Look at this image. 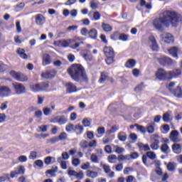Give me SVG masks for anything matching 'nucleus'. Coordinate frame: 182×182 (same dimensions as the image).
Returning a JSON list of instances; mask_svg holds the SVG:
<instances>
[{"mask_svg": "<svg viewBox=\"0 0 182 182\" xmlns=\"http://www.w3.org/2000/svg\"><path fill=\"white\" fill-rule=\"evenodd\" d=\"M80 146L82 147V149H87L89 146V143L86 140H82L80 142Z\"/></svg>", "mask_w": 182, "mask_h": 182, "instance_id": "obj_58", "label": "nucleus"}, {"mask_svg": "<svg viewBox=\"0 0 182 182\" xmlns=\"http://www.w3.org/2000/svg\"><path fill=\"white\" fill-rule=\"evenodd\" d=\"M140 5H141V6H145V8H146V9H151V8H152L151 3L146 4L144 0H141Z\"/></svg>", "mask_w": 182, "mask_h": 182, "instance_id": "obj_39", "label": "nucleus"}, {"mask_svg": "<svg viewBox=\"0 0 182 182\" xmlns=\"http://www.w3.org/2000/svg\"><path fill=\"white\" fill-rule=\"evenodd\" d=\"M159 63L162 65V66H165V65H168L170 66L173 65V60L168 57H164L159 60Z\"/></svg>", "mask_w": 182, "mask_h": 182, "instance_id": "obj_15", "label": "nucleus"}, {"mask_svg": "<svg viewBox=\"0 0 182 182\" xmlns=\"http://www.w3.org/2000/svg\"><path fill=\"white\" fill-rule=\"evenodd\" d=\"M151 149H152V150H159V148L160 147V146L159 144H160V140H159V139L157 138H154L151 140Z\"/></svg>", "mask_w": 182, "mask_h": 182, "instance_id": "obj_17", "label": "nucleus"}, {"mask_svg": "<svg viewBox=\"0 0 182 182\" xmlns=\"http://www.w3.org/2000/svg\"><path fill=\"white\" fill-rule=\"evenodd\" d=\"M66 86L68 93H73L75 92H77V90L76 89V85H75L73 83L68 82Z\"/></svg>", "mask_w": 182, "mask_h": 182, "instance_id": "obj_19", "label": "nucleus"}, {"mask_svg": "<svg viewBox=\"0 0 182 182\" xmlns=\"http://www.w3.org/2000/svg\"><path fill=\"white\" fill-rule=\"evenodd\" d=\"M75 40L68 39V40H61L58 42H55V45H58V46H62V48H70L71 49H77L80 46V45H83V42L75 43Z\"/></svg>", "mask_w": 182, "mask_h": 182, "instance_id": "obj_4", "label": "nucleus"}, {"mask_svg": "<svg viewBox=\"0 0 182 182\" xmlns=\"http://www.w3.org/2000/svg\"><path fill=\"white\" fill-rule=\"evenodd\" d=\"M179 75H181V70L180 69L167 72L163 68H159L156 73V77L159 80H171L176 76H179Z\"/></svg>", "mask_w": 182, "mask_h": 182, "instance_id": "obj_3", "label": "nucleus"}, {"mask_svg": "<svg viewBox=\"0 0 182 182\" xmlns=\"http://www.w3.org/2000/svg\"><path fill=\"white\" fill-rule=\"evenodd\" d=\"M88 38H91V39H97V30L96 28H91L88 31Z\"/></svg>", "mask_w": 182, "mask_h": 182, "instance_id": "obj_20", "label": "nucleus"}, {"mask_svg": "<svg viewBox=\"0 0 182 182\" xmlns=\"http://www.w3.org/2000/svg\"><path fill=\"white\" fill-rule=\"evenodd\" d=\"M149 39L151 44V48L152 50L157 52V50H159V45H157L156 38H154L153 36H151Z\"/></svg>", "mask_w": 182, "mask_h": 182, "instance_id": "obj_14", "label": "nucleus"}, {"mask_svg": "<svg viewBox=\"0 0 182 182\" xmlns=\"http://www.w3.org/2000/svg\"><path fill=\"white\" fill-rule=\"evenodd\" d=\"M160 39L162 42L167 43L168 45L174 42V38H173V35L171 33L161 34L160 36Z\"/></svg>", "mask_w": 182, "mask_h": 182, "instance_id": "obj_9", "label": "nucleus"}, {"mask_svg": "<svg viewBox=\"0 0 182 182\" xmlns=\"http://www.w3.org/2000/svg\"><path fill=\"white\" fill-rule=\"evenodd\" d=\"M119 130V126L114 125L111 127V129L107 131V134H112V133H116V131Z\"/></svg>", "mask_w": 182, "mask_h": 182, "instance_id": "obj_41", "label": "nucleus"}, {"mask_svg": "<svg viewBox=\"0 0 182 182\" xmlns=\"http://www.w3.org/2000/svg\"><path fill=\"white\" fill-rule=\"evenodd\" d=\"M65 130L68 133H70V132H75V125L73 124H68L65 127Z\"/></svg>", "mask_w": 182, "mask_h": 182, "instance_id": "obj_37", "label": "nucleus"}, {"mask_svg": "<svg viewBox=\"0 0 182 182\" xmlns=\"http://www.w3.org/2000/svg\"><path fill=\"white\" fill-rule=\"evenodd\" d=\"M136 66V60L134 59H129L125 63V67L128 69H133Z\"/></svg>", "mask_w": 182, "mask_h": 182, "instance_id": "obj_24", "label": "nucleus"}, {"mask_svg": "<svg viewBox=\"0 0 182 182\" xmlns=\"http://www.w3.org/2000/svg\"><path fill=\"white\" fill-rule=\"evenodd\" d=\"M102 28L105 32H112V31H113V27L105 23H102Z\"/></svg>", "mask_w": 182, "mask_h": 182, "instance_id": "obj_30", "label": "nucleus"}, {"mask_svg": "<svg viewBox=\"0 0 182 182\" xmlns=\"http://www.w3.org/2000/svg\"><path fill=\"white\" fill-rule=\"evenodd\" d=\"M68 123V118L65 117L64 115L59 116L58 118V124L62 125V124H66Z\"/></svg>", "mask_w": 182, "mask_h": 182, "instance_id": "obj_33", "label": "nucleus"}, {"mask_svg": "<svg viewBox=\"0 0 182 182\" xmlns=\"http://www.w3.org/2000/svg\"><path fill=\"white\" fill-rule=\"evenodd\" d=\"M52 160H55V158L52 156H48L45 159L44 163L46 164V166H49L52 163Z\"/></svg>", "mask_w": 182, "mask_h": 182, "instance_id": "obj_49", "label": "nucleus"}, {"mask_svg": "<svg viewBox=\"0 0 182 182\" xmlns=\"http://www.w3.org/2000/svg\"><path fill=\"white\" fill-rule=\"evenodd\" d=\"M107 159H108L109 163L113 164V163H114V161H113V160H117V156L115 154H112L107 157Z\"/></svg>", "mask_w": 182, "mask_h": 182, "instance_id": "obj_48", "label": "nucleus"}, {"mask_svg": "<svg viewBox=\"0 0 182 182\" xmlns=\"http://www.w3.org/2000/svg\"><path fill=\"white\" fill-rule=\"evenodd\" d=\"M139 149H141V150H144V151H149L150 150V146L147 144H144L143 143H141L139 144Z\"/></svg>", "mask_w": 182, "mask_h": 182, "instance_id": "obj_35", "label": "nucleus"}, {"mask_svg": "<svg viewBox=\"0 0 182 182\" xmlns=\"http://www.w3.org/2000/svg\"><path fill=\"white\" fill-rule=\"evenodd\" d=\"M46 19V18H45V16H43V15L37 14L36 16V25L42 26V25H44Z\"/></svg>", "mask_w": 182, "mask_h": 182, "instance_id": "obj_16", "label": "nucleus"}, {"mask_svg": "<svg viewBox=\"0 0 182 182\" xmlns=\"http://www.w3.org/2000/svg\"><path fill=\"white\" fill-rule=\"evenodd\" d=\"M146 130L149 134H153L154 133V127L153 125H148Z\"/></svg>", "mask_w": 182, "mask_h": 182, "instance_id": "obj_63", "label": "nucleus"}, {"mask_svg": "<svg viewBox=\"0 0 182 182\" xmlns=\"http://www.w3.org/2000/svg\"><path fill=\"white\" fill-rule=\"evenodd\" d=\"M176 97H182V90L181 87H177L173 91H171Z\"/></svg>", "mask_w": 182, "mask_h": 182, "instance_id": "obj_25", "label": "nucleus"}, {"mask_svg": "<svg viewBox=\"0 0 182 182\" xmlns=\"http://www.w3.org/2000/svg\"><path fill=\"white\" fill-rule=\"evenodd\" d=\"M97 132L98 133V134L97 135V137L98 138L102 137V136L105 134V127H99Z\"/></svg>", "mask_w": 182, "mask_h": 182, "instance_id": "obj_38", "label": "nucleus"}, {"mask_svg": "<svg viewBox=\"0 0 182 182\" xmlns=\"http://www.w3.org/2000/svg\"><path fill=\"white\" fill-rule=\"evenodd\" d=\"M90 160L92 163H99V158L95 154H92L90 156Z\"/></svg>", "mask_w": 182, "mask_h": 182, "instance_id": "obj_45", "label": "nucleus"}, {"mask_svg": "<svg viewBox=\"0 0 182 182\" xmlns=\"http://www.w3.org/2000/svg\"><path fill=\"white\" fill-rule=\"evenodd\" d=\"M98 176L99 173L96 171H93L91 170L87 171V177H90V178H97Z\"/></svg>", "mask_w": 182, "mask_h": 182, "instance_id": "obj_29", "label": "nucleus"}, {"mask_svg": "<svg viewBox=\"0 0 182 182\" xmlns=\"http://www.w3.org/2000/svg\"><path fill=\"white\" fill-rule=\"evenodd\" d=\"M119 39L123 42H127V41H129V36L124 33H121L119 36Z\"/></svg>", "mask_w": 182, "mask_h": 182, "instance_id": "obj_40", "label": "nucleus"}, {"mask_svg": "<svg viewBox=\"0 0 182 182\" xmlns=\"http://www.w3.org/2000/svg\"><path fill=\"white\" fill-rule=\"evenodd\" d=\"M12 94V90L8 86L0 87V97H8Z\"/></svg>", "mask_w": 182, "mask_h": 182, "instance_id": "obj_10", "label": "nucleus"}, {"mask_svg": "<svg viewBox=\"0 0 182 182\" xmlns=\"http://www.w3.org/2000/svg\"><path fill=\"white\" fill-rule=\"evenodd\" d=\"M178 21H180L178 14L174 11L168 10L162 13V17L155 18L152 25L156 31L163 32V25H164L166 28H168L170 25L173 28H177Z\"/></svg>", "mask_w": 182, "mask_h": 182, "instance_id": "obj_1", "label": "nucleus"}, {"mask_svg": "<svg viewBox=\"0 0 182 182\" xmlns=\"http://www.w3.org/2000/svg\"><path fill=\"white\" fill-rule=\"evenodd\" d=\"M75 177L77 178V180H83V178L85 177L83 171H80L78 173L77 172Z\"/></svg>", "mask_w": 182, "mask_h": 182, "instance_id": "obj_59", "label": "nucleus"}, {"mask_svg": "<svg viewBox=\"0 0 182 182\" xmlns=\"http://www.w3.org/2000/svg\"><path fill=\"white\" fill-rule=\"evenodd\" d=\"M25 6V4L23 3H20L18 5L16 6L15 7V11L19 12V11H22Z\"/></svg>", "mask_w": 182, "mask_h": 182, "instance_id": "obj_52", "label": "nucleus"}, {"mask_svg": "<svg viewBox=\"0 0 182 182\" xmlns=\"http://www.w3.org/2000/svg\"><path fill=\"white\" fill-rule=\"evenodd\" d=\"M68 74L71 77V79L75 82H85L87 83L89 82V78L86 74V70L85 68L80 64H74L68 70Z\"/></svg>", "mask_w": 182, "mask_h": 182, "instance_id": "obj_2", "label": "nucleus"}, {"mask_svg": "<svg viewBox=\"0 0 182 182\" xmlns=\"http://www.w3.org/2000/svg\"><path fill=\"white\" fill-rule=\"evenodd\" d=\"M17 53L21 59H28V55L25 53V50H23V48H18L17 50Z\"/></svg>", "mask_w": 182, "mask_h": 182, "instance_id": "obj_27", "label": "nucleus"}, {"mask_svg": "<svg viewBox=\"0 0 182 182\" xmlns=\"http://www.w3.org/2000/svg\"><path fill=\"white\" fill-rule=\"evenodd\" d=\"M117 137L120 141H126L127 140V134L124 132H121L118 134Z\"/></svg>", "mask_w": 182, "mask_h": 182, "instance_id": "obj_32", "label": "nucleus"}, {"mask_svg": "<svg viewBox=\"0 0 182 182\" xmlns=\"http://www.w3.org/2000/svg\"><path fill=\"white\" fill-rule=\"evenodd\" d=\"M146 156L147 157H149L151 160H154L157 156L156 155V154L153 151H148L146 152Z\"/></svg>", "mask_w": 182, "mask_h": 182, "instance_id": "obj_44", "label": "nucleus"}, {"mask_svg": "<svg viewBox=\"0 0 182 182\" xmlns=\"http://www.w3.org/2000/svg\"><path fill=\"white\" fill-rule=\"evenodd\" d=\"M56 75V71L55 70H51L46 71V73H43L41 74L42 77L44 79H52L53 77H55Z\"/></svg>", "mask_w": 182, "mask_h": 182, "instance_id": "obj_13", "label": "nucleus"}, {"mask_svg": "<svg viewBox=\"0 0 182 182\" xmlns=\"http://www.w3.org/2000/svg\"><path fill=\"white\" fill-rule=\"evenodd\" d=\"M102 168H103L105 174H109V173H110V171H111L110 166H109V165H106V164L102 165Z\"/></svg>", "mask_w": 182, "mask_h": 182, "instance_id": "obj_55", "label": "nucleus"}, {"mask_svg": "<svg viewBox=\"0 0 182 182\" xmlns=\"http://www.w3.org/2000/svg\"><path fill=\"white\" fill-rule=\"evenodd\" d=\"M13 89L16 95H23L26 93V87L23 84L19 82H14L12 84Z\"/></svg>", "mask_w": 182, "mask_h": 182, "instance_id": "obj_7", "label": "nucleus"}, {"mask_svg": "<svg viewBox=\"0 0 182 182\" xmlns=\"http://www.w3.org/2000/svg\"><path fill=\"white\" fill-rule=\"evenodd\" d=\"M50 65V55L49 54H44L43 55V66Z\"/></svg>", "mask_w": 182, "mask_h": 182, "instance_id": "obj_23", "label": "nucleus"}, {"mask_svg": "<svg viewBox=\"0 0 182 182\" xmlns=\"http://www.w3.org/2000/svg\"><path fill=\"white\" fill-rule=\"evenodd\" d=\"M162 119L165 123H170L173 120V116H171V112H167L164 114Z\"/></svg>", "mask_w": 182, "mask_h": 182, "instance_id": "obj_18", "label": "nucleus"}, {"mask_svg": "<svg viewBox=\"0 0 182 182\" xmlns=\"http://www.w3.org/2000/svg\"><path fill=\"white\" fill-rule=\"evenodd\" d=\"M72 164L75 167H77V166H79L80 164V159H79L77 158H74L72 161Z\"/></svg>", "mask_w": 182, "mask_h": 182, "instance_id": "obj_54", "label": "nucleus"}, {"mask_svg": "<svg viewBox=\"0 0 182 182\" xmlns=\"http://www.w3.org/2000/svg\"><path fill=\"white\" fill-rule=\"evenodd\" d=\"M178 136H180V133H178V131L173 130L170 133L169 137H170L171 141H173V143H180L181 141H182V139H180V137H178Z\"/></svg>", "mask_w": 182, "mask_h": 182, "instance_id": "obj_11", "label": "nucleus"}, {"mask_svg": "<svg viewBox=\"0 0 182 182\" xmlns=\"http://www.w3.org/2000/svg\"><path fill=\"white\" fill-rule=\"evenodd\" d=\"M80 33L82 36H89V30L87 28H82L80 31Z\"/></svg>", "mask_w": 182, "mask_h": 182, "instance_id": "obj_53", "label": "nucleus"}, {"mask_svg": "<svg viewBox=\"0 0 182 182\" xmlns=\"http://www.w3.org/2000/svg\"><path fill=\"white\" fill-rule=\"evenodd\" d=\"M77 171L72 169L68 170V174L70 177H76Z\"/></svg>", "mask_w": 182, "mask_h": 182, "instance_id": "obj_61", "label": "nucleus"}, {"mask_svg": "<svg viewBox=\"0 0 182 182\" xmlns=\"http://www.w3.org/2000/svg\"><path fill=\"white\" fill-rule=\"evenodd\" d=\"M16 169L17 170V173H18V174H25V166H19L16 168Z\"/></svg>", "mask_w": 182, "mask_h": 182, "instance_id": "obj_46", "label": "nucleus"}, {"mask_svg": "<svg viewBox=\"0 0 182 182\" xmlns=\"http://www.w3.org/2000/svg\"><path fill=\"white\" fill-rule=\"evenodd\" d=\"M169 55H171L173 58H178V48L177 47H171L168 50Z\"/></svg>", "mask_w": 182, "mask_h": 182, "instance_id": "obj_21", "label": "nucleus"}, {"mask_svg": "<svg viewBox=\"0 0 182 182\" xmlns=\"http://www.w3.org/2000/svg\"><path fill=\"white\" fill-rule=\"evenodd\" d=\"M161 151H162L164 154H168V153L171 151L170 146H168L167 144H163L161 146Z\"/></svg>", "mask_w": 182, "mask_h": 182, "instance_id": "obj_26", "label": "nucleus"}, {"mask_svg": "<svg viewBox=\"0 0 182 182\" xmlns=\"http://www.w3.org/2000/svg\"><path fill=\"white\" fill-rule=\"evenodd\" d=\"M104 53L107 58L105 61L107 65H112V63H114V50H113V48L105 47Z\"/></svg>", "mask_w": 182, "mask_h": 182, "instance_id": "obj_5", "label": "nucleus"}, {"mask_svg": "<svg viewBox=\"0 0 182 182\" xmlns=\"http://www.w3.org/2000/svg\"><path fill=\"white\" fill-rule=\"evenodd\" d=\"M109 77V74L107 73H101V77L99 80L100 83H105Z\"/></svg>", "mask_w": 182, "mask_h": 182, "instance_id": "obj_31", "label": "nucleus"}, {"mask_svg": "<svg viewBox=\"0 0 182 182\" xmlns=\"http://www.w3.org/2000/svg\"><path fill=\"white\" fill-rule=\"evenodd\" d=\"M83 126L80 124H77L74 127V132H75L76 134L77 135L82 134V133H83Z\"/></svg>", "mask_w": 182, "mask_h": 182, "instance_id": "obj_28", "label": "nucleus"}, {"mask_svg": "<svg viewBox=\"0 0 182 182\" xmlns=\"http://www.w3.org/2000/svg\"><path fill=\"white\" fill-rule=\"evenodd\" d=\"M43 112L45 116H49V114L52 113V110H50L49 107L43 108Z\"/></svg>", "mask_w": 182, "mask_h": 182, "instance_id": "obj_62", "label": "nucleus"}, {"mask_svg": "<svg viewBox=\"0 0 182 182\" xmlns=\"http://www.w3.org/2000/svg\"><path fill=\"white\" fill-rule=\"evenodd\" d=\"M100 18H102V15L100 14V13H99V11H95L93 13V16L91 19L92 21H99Z\"/></svg>", "mask_w": 182, "mask_h": 182, "instance_id": "obj_36", "label": "nucleus"}, {"mask_svg": "<svg viewBox=\"0 0 182 182\" xmlns=\"http://www.w3.org/2000/svg\"><path fill=\"white\" fill-rule=\"evenodd\" d=\"M18 176H19V173H18V170L15 168V170L11 171L9 177H11V178H15L18 177Z\"/></svg>", "mask_w": 182, "mask_h": 182, "instance_id": "obj_47", "label": "nucleus"}, {"mask_svg": "<svg viewBox=\"0 0 182 182\" xmlns=\"http://www.w3.org/2000/svg\"><path fill=\"white\" fill-rule=\"evenodd\" d=\"M172 151L175 153V154H180L182 153V141L181 142H175L172 145Z\"/></svg>", "mask_w": 182, "mask_h": 182, "instance_id": "obj_12", "label": "nucleus"}, {"mask_svg": "<svg viewBox=\"0 0 182 182\" xmlns=\"http://www.w3.org/2000/svg\"><path fill=\"white\" fill-rule=\"evenodd\" d=\"M36 157H38V152H36V151H31L28 158L31 160H36Z\"/></svg>", "mask_w": 182, "mask_h": 182, "instance_id": "obj_50", "label": "nucleus"}, {"mask_svg": "<svg viewBox=\"0 0 182 182\" xmlns=\"http://www.w3.org/2000/svg\"><path fill=\"white\" fill-rule=\"evenodd\" d=\"M47 174H50V177H56V173H58V166H53L50 169H48L46 172Z\"/></svg>", "mask_w": 182, "mask_h": 182, "instance_id": "obj_22", "label": "nucleus"}, {"mask_svg": "<svg viewBox=\"0 0 182 182\" xmlns=\"http://www.w3.org/2000/svg\"><path fill=\"white\" fill-rule=\"evenodd\" d=\"M58 141H59V138L58 136H53L46 140V143L50 144H55V143H58Z\"/></svg>", "mask_w": 182, "mask_h": 182, "instance_id": "obj_34", "label": "nucleus"}, {"mask_svg": "<svg viewBox=\"0 0 182 182\" xmlns=\"http://www.w3.org/2000/svg\"><path fill=\"white\" fill-rule=\"evenodd\" d=\"M10 75L12 76V77H14V79L17 80V82H26L28 80V77L20 73L11 71Z\"/></svg>", "mask_w": 182, "mask_h": 182, "instance_id": "obj_8", "label": "nucleus"}, {"mask_svg": "<svg viewBox=\"0 0 182 182\" xmlns=\"http://www.w3.org/2000/svg\"><path fill=\"white\" fill-rule=\"evenodd\" d=\"M115 153H117V154H122L124 151V148L120 147L119 146H115Z\"/></svg>", "mask_w": 182, "mask_h": 182, "instance_id": "obj_51", "label": "nucleus"}, {"mask_svg": "<svg viewBox=\"0 0 182 182\" xmlns=\"http://www.w3.org/2000/svg\"><path fill=\"white\" fill-rule=\"evenodd\" d=\"M137 130L140 132L141 133H146V128L141 125H139L137 124H135Z\"/></svg>", "mask_w": 182, "mask_h": 182, "instance_id": "obj_57", "label": "nucleus"}, {"mask_svg": "<svg viewBox=\"0 0 182 182\" xmlns=\"http://www.w3.org/2000/svg\"><path fill=\"white\" fill-rule=\"evenodd\" d=\"M115 171H122L123 170V164H119L116 166H113L112 169L114 170Z\"/></svg>", "mask_w": 182, "mask_h": 182, "instance_id": "obj_56", "label": "nucleus"}, {"mask_svg": "<svg viewBox=\"0 0 182 182\" xmlns=\"http://www.w3.org/2000/svg\"><path fill=\"white\" fill-rule=\"evenodd\" d=\"M144 89V85L143 83H141L136 87L134 89V90L137 92H141V90H143Z\"/></svg>", "mask_w": 182, "mask_h": 182, "instance_id": "obj_64", "label": "nucleus"}, {"mask_svg": "<svg viewBox=\"0 0 182 182\" xmlns=\"http://www.w3.org/2000/svg\"><path fill=\"white\" fill-rule=\"evenodd\" d=\"M167 169L169 171H174V170H176V165L173 162H169L167 165Z\"/></svg>", "mask_w": 182, "mask_h": 182, "instance_id": "obj_42", "label": "nucleus"}, {"mask_svg": "<svg viewBox=\"0 0 182 182\" xmlns=\"http://www.w3.org/2000/svg\"><path fill=\"white\" fill-rule=\"evenodd\" d=\"M6 180H11L9 173H5L4 176H0V182H5Z\"/></svg>", "mask_w": 182, "mask_h": 182, "instance_id": "obj_43", "label": "nucleus"}, {"mask_svg": "<svg viewBox=\"0 0 182 182\" xmlns=\"http://www.w3.org/2000/svg\"><path fill=\"white\" fill-rule=\"evenodd\" d=\"M49 87V84L48 82H41L38 84L32 85L30 86L31 90L36 93V92H43Z\"/></svg>", "mask_w": 182, "mask_h": 182, "instance_id": "obj_6", "label": "nucleus"}, {"mask_svg": "<svg viewBox=\"0 0 182 182\" xmlns=\"http://www.w3.org/2000/svg\"><path fill=\"white\" fill-rule=\"evenodd\" d=\"M67 138L68 134H66V132H63L58 136L59 141L66 140Z\"/></svg>", "mask_w": 182, "mask_h": 182, "instance_id": "obj_60", "label": "nucleus"}]
</instances>
